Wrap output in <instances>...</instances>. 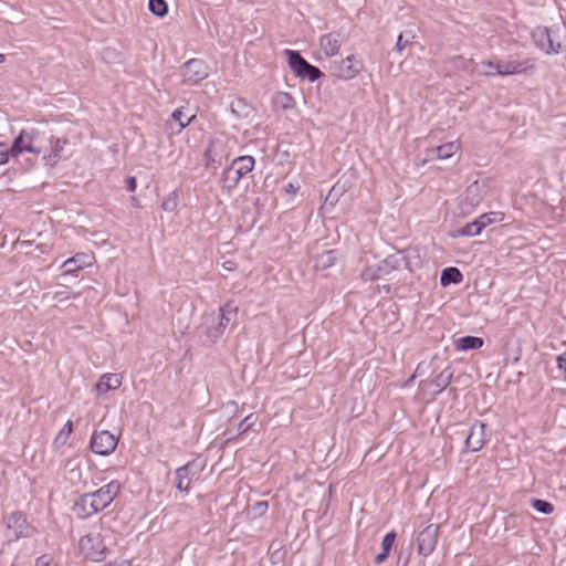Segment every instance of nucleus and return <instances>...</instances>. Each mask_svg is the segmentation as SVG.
Segmentation results:
<instances>
[{
  "label": "nucleus",
  "mask_w": 566,
  "mask_h": 566,
  "mask_svg": "<svg viewBox=\"0 0 566 566\" xmlns=\"http://www.w3.org/2000/svg\"><path fill=\"white\" fill-rule=\"evenodd\" d=\"M120 491V483L116 480L103 485L95 492H91L97 513L106 509Z\"/></svg>",
  "instance_id": "obj_12"
},
{
  "label": "nucleus",
  "mask_w": 566,
  "mask_h": 566,
  "mask_svg": "<svg viewBox=\"0 0 566 566\" xmlns=\"http://www.w3.org/2000/svg\"><path fill=\"white\" fill-rule=\"evenodd\" d=\"M459 149L460 144L458 142H449L437 146L431 151L436 154L438 159H448L452 157Z\"/></svg>",
  "instance_id": "obj_27"
},
{
  "label": "nucleus",
  "mask_w": 566,
  "mask_h": 566,
  "mask_svg": "<svg viewBox=\"0 0 566 566\" xmlns=\"http://www.w3.org/2000/svg\"><path fill=\"white\" fill-rule=\"evenodd\" d=\"M322 76V72L314 65L310 66L300 75V78H307L310 82H315Z\"/></svg>",
  "instance_id": "obj_38"
},
{
  "label": "nucleus",
  "mask_w": 566,
  "mask_h": 566,
  "mask_svg": "<svg viewBox=\"0 0 566 566\" xmlns=\"http://www.w3.org/2000/svg\"><path fill=\"white\" fill-rule=\"evenodd\" d=\"M35 565L36 566H50L51 565V559L46 555L40 556V557L36 558Z\"/></svg>",
  "instance_id": "obj_48"
},
{
  "label": "nucleus",
  "mask_w": 566,
  "mask_h": 566,
  "mask_svg": "<svg viewBox=\"0 0 566 566\" xmlns=\"http://www.w3.org/2000/svg\"><path fill=\"white\" fill-rule=\"evenodd\" d=\"M340 34L336 32L324 34L319 39L321 50L328 57L334 56L338 53L340 49Z\"/></svg>",
  "instance_id": "obj_21"
},
{
  "label": "nucleus",
  "mask_w": 566,
  "mask_h": 566,
  "mask_svg": "<svg viewBox=\"0 0 566 566\" xmlns=\"http://www.w3.org/2000/svg\"><path fill=\"white\" fill-rule=\"evenodd\" d=\"M195 117L196 115L186 116L182 108L175 109L171 114V118L178 123L177 133H180L182 129H185Z\"/></svg>",
  "instance_id": "obj_31"
},
{
  "label": "nucleus",
  "mask_w": 566,
  "mask_h": 566,
  "mask_svg": "<svg viewBox=\"0 0 566 566\" xmlns=\"http://www.w3.org/2000/svg\"><path fill=\"white\" fill-rule=\"evenodd\" d=\"M118 439L107 430L94 432L90 446L92 451L98 455H109L117 447Z\"/></svg>",
  "instance_id": "obj_11"
},
{
  "label": "nucleus",
  "mask_w": 566,
  "mask_h": 566,
  "mask_svg": "<svg viewBox=\"0 0 566 566\" xmlns=\"http://www.w3.org/2000/svg\"><path fill=\"white\" fill-rule=\"evenodd\" d=\"M451 376H452L451 373H448L447 375H446V371L441 373L436 378L437 386L440 387L441 389H444L449 385Z\"/></svg>",
  "instance_id": "obj_41"
},
{
  "label": "nucleus",
  "mask_w": 566,
  "mask_h": 566,
  "mask_svg": "<svg viewBox=\"0 0 566 566\" xmlns=\"http://www.w3.org/2000/svg\"><path fill=\"white\" fill-rule=\"evenodd\" d=\"M532 505L537 512L543 514H551L554 511L553 504L544 500H533Z\"/></svg>",
  "instance_id": "obj_37"
},
{
  "label": "nucleus",
  "mask_w": 566,
  "mask_h": 566,
  "mask_svg": "<svg viewBox=\"0 0 566 566\" xmlns=\"http://www.w3.org/2000/svg\"><path fill=\"white\" fill-rule=\"evenodd\" d=\"M256 422V417L251 413L249 416H247L240 423H239V432L240 433H244L247 432L250 428H252Z\"/></svg>",
  "instance_id": "obj_39"
},
{
  "label": "nucleus",
  "mask_w": 566,
  "mask_h": 566,
  "mask_svg": "<svg viewBox=\"0 0 566 566\" xmlns=\"http://www.w3.org/2000/svg\"><path fill=\"white\" fill-rule=\"evenodd\" d=\"M238 315V306L234 302L229 301L222 305L219 310L218 319L219 323L216 326L207 328L206 334L211 339H218L222 336L226 328L235 321Z\"/></svg>",
  "instance_id": "obj_7"
},
{
  "label": "nucleus",
  "mask_w": 566,
  "mask_h": 566,
  "mask_svg": "<svg viewBox=\"0 0 566 566\" xmlns=\"http://www.w3.org/2000/svg\"><path fill=\"white\" fill-rule=\"evenodd\" d=\"M178 207V197L175 192L168 195L161 202V209L174 212Z\"/></svg>",
  "instance_id": "obj_36"
},
{
  "label": "nucleus",
  "mask_w": 566,
  "mask_h": 566,
  "mask_svg": "<svg viewBox=\"0 0 566 566\" xmlns=\"http://www.w3.org/2000/svg\"><path fill=\"white\" fill-rule=\"evenodd\" d=\"M439 526L430 524L424 527L418 535V552L423 556L430 555L438 541Z\"/></svg>",
  "instance_id": "obj_14"
},
{
  "label": "nucleus",
  "mask_w": 566,
  "mask_h": 566,
  "mask_svg": "<svg viewBox=\"0 0 566 566\" xmlns=\"http://www.w3.org/2000/svg\"><path fill=\"white\" fill-rule=\"evenodd\" d=\"M127 184H128V190L134 192L136 190V187H137L136 178L135 177H129L127 179Z\"/></svg>",
  "instance_id": "obj_50"
},
{
  "label": "nucleus",
  "mask_w": 566,
  "mask_h": 566,
  "mask_svg": "<svg viewBox=\"0 0 566 566\" xmlns=\"http://www.w3.org/2000/svg\"><path fill=\"white\" fill-rule=\"evenodd\" d=\"M485 428L483 422H474L465 439V447L472 452L481 450L485 443Z\"/></svg>",
  "instance_id": "obj_15"
},
{
  "label": "nucleus",
  "mask_w": 566,
  "mask_h": 566,
  "mask_svg": "<svg viewBox=\"0 0 566 566\" xmlns=\"http://www.w3.org/2000/svg\"><path fill=\"white\" fill-rule=\"evenodd\" d=\"M72 511L78 518H87L97 513L90 493L77 497L73 504Z\"/></svg>",
  "instance_id": "obj_17"
},
{
  "label": "nucleus",
  "mask_w": 566,
  "mask_h": 566,
  "mask_svg": "<svg viewBox=\"0 0 566 566\" xmlns=\"http://www.w3.org/2000/svg\"><path fill=\"white\" fill-rule=\"evenodd\" d=\"M462 277V273L457 268H447L441 273L440 282L443 286H447L451 283H460Z\"/></svg>",
  "instance_id": "obj_29"
},
{
  "label": "nucleus",
  "mask_w": 566,
  "mask_h": 566,
  "mask_svg": "<svg viewBox=\"0 0 566 566\" xmlns=\"http://www.w3.org/2000/svg\"><path fill=\"white\" fill-rule=\"evenodd\" d=\"M504 220V213L501 211H491L488 213H483L478 218L479 223L481 224L482 230L486 227L502 222Z\"/></svg>",
  "instance_id": "obj_30"
},
{
  "label": "nucleus",
  "mask_w": 566,
  "mask_h": 566,
  "mask_svg": "<svg viewBox=\"0 0 566 566\" xmlns=\"http://www.w3.org/2000/svg\"><path fill=\"white\" fill-rule=\"evenodd\" d=\"M300 187L297 185H294L293 182H289L285 187H284V192L286 193H291V195H296V192L298 191Z\"/></svg>",
  "instance_id": "obj_49"
},
{
  "label": "nucleus",
  "mask_w": 566,
  "mask_h": 566,
  "mask_svg": "<svg viewBox=\"0 0 566 566\" xmlns=\"http://www.w3.org/2000/svg\"><path fill=\"white\" fill-rule=\"evenodd\" d=\"M105 566H132V562L120 558V559L112 560V562L105 564Z\"/></svg>",
  "instance_id": "obj_47"
},
{
  "label": "nucleus",
  "mask_w": 566,
  "mask_h": 566,
  "mask_svg": "<svg viewBox=\"0 0 566 566\" xmlns=\"http://www.w3.org/2000/svg\"><path fill=\"white\" fill-rule=\"evenodd\" d=\"M396 541V533L395 532H388L384 538H382V542H381V553H379L376 557H375V563L376 564H381L386 560V558L388 557L391 548H392V545Z\"/></svg>",
  "instance_id": "obj_26"
},
{
  "label": "nucleus",
  "mask_w": 566,
  "mask_h": 566,
  "mask_svg": "<svg viewBox=\"0 0 566 566\" xmlns=\"http://www.w3.org/2000/svg\"><path fill=\"white\" fill-rule=\"evenodd\" d=\"M481 65L488 67L485 72H496V69L501 67V63H495L493 61H484Z\"/></svg>",
  "instance_id": "obj_46"
},
{
  "label": "nucleus",
  "mask_w": 566,
  "mask_h": 566,
  "mask_svg": "<svg viewBox=\"0 0 566 566\" xmlns=\"http://www.w3.org/2000/svg\"><path fill=\"white\" fill-rule=\"evenodd\" d=\"M557 368L563 371L566 379V352L556 357Z\"/></svg>",
  "instance_id": "obj_44"
},
{
  "label": "nucleus",
  "mask_w": 566,
  "mask_h": 566,
  "mask_svg": "<svg viewBox=\"0 0 566 566\" xmlns=\"http://www.w3.org/2000/svg\"><path fill=\"white\" fill-rule=\"evenodd\" d=\"M335 254L333 251L323 252L316 260V266L326 269L332 266L335 263Z\"/></svg>",
  "instance_id": "obj_35"
},
{
  "label": "nucleus",
  "mask_w": 566,
  "mask_h": 566,
  "mask_svg": "<svg viewBox=\"0 0 566 566\" xmlns=\"http://www.w3.org/2000/svg\"><path fill=\"white\" fill-rule=\"evenodd\" d=\"M402 262L407 269L411 270V264L406 256L402 253H396L387 256L375 265L367 266L363 270L360 276L364 281L378 280L399 269Z\"/></svg>",
  "instance_id": "obj_4"
},
{
  "label": "nucleus",
  "mask_w": 566,
  "mask_h": 566,
  "mask_svg": "<svg viewBox=\"0 0 566 566\" xmlns=\"http://www.w3.org/2000/svg\"><path fill=\"white\" fill-rule=\"evenodd\" d=\"M148 8L157 17H164L168 10L165 0H148Z\"/></svg>",
  "instance_id": "obj_34"
},
{
  "label": "nucleus",
  "mask_w": 566,
  "mask_h": 566,
  "mask_svg": "<svg viewBox=\"0 0 566 566\" xmlns=\"http://www.w3.org/2000/svg\"><path fill=\"white\" fill-rule=\"evenodd\" d=\"M229 159V149L222 138L212 139L203 155L206 169L214 172Z\"/></svg>",
  "instance_id": "obj_6"
},
{
  "label": "nucleus",
  "mask_w": 566,
  "mask_h": 566,
  "mask_svg": "<svg viewBox=\"0 0 566 566\" xmlns=\"http://www.w3.org/2000/svg\"><path fill=\"white\" fill-rule=\"evenodd\" d=\"M240 180L241 178L238 177L230 167L223 170L222 181L224 184V188H227L228 191H231L233 188H235Z\"/></svg>",
  "instance_id": "obj_32"
},
{
  "label": "nucleus",
  "mask_w": 566,
  "mask_h": 566,
  "mask_svg": "<svg viewBox=\"0 0 566 566\" xmlns=\"http://www.w3.org/2000/svg\"><path fill=\"white\" fill-rule=\"evenodd\" d=\"M458 350L480 349L483 346V339L476 336H463L454 342Z\"/></svg>",
  "instance_id": "obj_25"
},
{
  "label": "nucleus",
  "mask_w": 566,
  "mask_h": 566,
  "mask_svg": "<svg viewBox=\"0 0 566 566\" xmlns=\"http://www.w3.org/2000/svg\"><path fill=\"white\" fill-rule=\"evenodd\" d=\"M332 74L342 81H349L356 77L363 70V62L355 55L336 61L331 66Z\"/></svg>",
  "instance_id": "obj_8"
},
{
  "label": "nucleus",
  "mask_w": 566,
  "mask_h": 566,
  "mask_svg": "<svg viewBox=\"0 0 566 566\" xmlns=\"http://www.w3.org/2000/svg\"><path fill=\"white\" fill-rule=\"evenodd\" d=\"M77 552L85 560L93 563L103 562L107 555L103 531L95 528L81 536L77 543Z\"/></svg>",
  "instance_id": "obj_2"
},
{
  "label": "nucleus",
  "mask_w": 566,
  "mask_h": 566,
  "mask_svg": "<svg viewBox=\"0 0 566 566\" xmlns=\"http://www.w3.org/2000/svg\"><path fill=\"white\" fill-rule=\"evenodd\" d=\"M3 536L8 543L21 538H30L35 534V527L29 523L27 515L21 511L4 514L1 518Z\"/></svg>",
  "instance_id": "obj_3"
},
{
  "label": "nucleus",
  "mask_w": 566,
  "mask_h": 566,
  "mask_svg": "<svg viewBox=\"0 0 566 566\" xmlns=\"http://www.w3.org/2000/svg\"><path fill=\"white\" fill-rule=\"evenodd\" d=\"M46 139L45 132H42L40 128L34 126L25 127L21 129L10 147L11 157L18 158L24 153L39 155L42 153L43 144Z\"/></svg>",
  "instance_id": "obj_1"
},
{
  "label": "nucleus",
  "mask_w": 566,
  "mask_h": 566,
  "mask_svg": "<svg viewBox=\"0 0 566 566\" xmlns=\"http://www.w3.org/2000/svg\"><path fill=\"white\" fill-rule=\"evenodd\" d=\"M203 469V464L192 461L176 470L175 486L180 491L188 493L193 480H197Z\"/></svg>",
  "instance_id": "obj_10"
},
{
  "label": "nucleus",
  "mask_w": 566,
  "mask_h": 566,
  "mask_svg": "<svg viewBox=\"0 0 566 566\" xmlns=\"http://www.w3.org/2000/svg\"><path fill=\"white\" fill-rule=\"evenodd\" d=\"M72 432H73V422L71 420H67L64 423L63 428L57 433L54 443L57 444V446L66 444L70 436L72 434Z\"/></svg>",
  "instance_id": "obj_33"
},
{
  "label": "nucleus",
  "mask_w": 566,
  "mask_h": 566,
  "mask_svg": "<svg viewBox=\"0 0 566 566\" xmlns=\"http://www.w3.org/2000/svg\"><path fill=\"white\" fill-rule=\"evenodd\" d=\"M408 43V41H403V35L399 34L395 45V51H397L398 53L402 52V50L407 46Z\"/></svg>",
  "instance_id": "obj_45"
},
{
  "label": "nucleus",
  "mask_w": 566,
  "mask_h": 566,
  "mask_svg": "<svg viewBox=\"0 0 566 566\" xmlns=\"http://www.w3.org/2000/svg\"><path fill=\"white\" fill-rule=\"evenodd\" d=\"M10 156V148H8L6 144L0 143V165L6 164Z\"/></svg>",
  "instance_id": "obj_42"
},
{
  "label": "nucleus",
  "mask_w": 566,
  "mask_h": 566,
  "mask_svg": "<svg viewBox=\"0 0 566 566\" xmlns=\"http://www.w3.org/2000/svg\"><path fill=\"white\" fill-rule=\"evenodd\" d=\"M46 140L50 142V149L43 158L46 164L53 166L62 158V154L67 144V140L54 136H49Z\"/></svg>",
  "instance_id": "obj_18"
},
{
  "label": "nucleus",
  "mask_w": 566,
  "mask_h": 566,
  "mask_svg": "<svg viewBox=\"0 0 566 566\" xmlns=\"http://www.w3.org/2000/svg\"><path fill=\"white\" fill-rule=\"evenodd\" d=\"M481 224L479 223L478 219L474 221L467 223L461 229L457 230V232L452 233L453 238L457 237H476L482 232Z\"/></svg>",
  "instance_id": "obj_28"
},
{
  "label": "nucleus",
  "mask_w": 566,
  "mask_h": 566,
  "mask_svg": "<svg viewBox=\"0 0 566 566\" xmlns=\"http://www.w3.org/2000/svg\"><path fill=\"white\" fill-rule=\"evenodd\" d=\"M531 66L528 61L520 62V61H510L501 64L500 69H496V72H483L484 75L488 76H507L513 74H520L526 71Z\"/></svg>",
  "instance_id": "obj_20"
},
{
  "label": "nucleus",
  "mask_w": 566,
  "mask_h": 566,
  "mask_svg": "<svg viewBox=\"0 0 566 566\" xmlns=\"http://www.w3.org/2000/svg\"><path fill=\"white\" fill-rule=\"evenodd\" d=\"M255 160L252 156H240L232 161L230 168L238 177L243 178L253 170Z\"/></svg>",
  "instance_id": "obj_23"
},
{
  "label": "nucleus",
  "mask_w": 566,
  "mask_h": 566,
  "mask_svg": "<svg viewBox=\"0 0 566 566\" xmlns=\"http://www.w3.org/2000/svg\"><path fill=\"white\" fill-rule=\"evenodd\" d=\"M271 101L275 111L293 109L296 105L294 97L287 92L274 93Z\"/></svg>",
  "instance_id": "obj_24"
},
{
  "label": "nucleus",
  "mask_w": 566,
  "mask_h": 566,
  "mask_svg": "<svg viewBox=\"0 0 566 566\" xmlns=\"http://www.w3.org/2000/svg\"><path fill=\"white\" fill-rule=\"evenodd\" d=\"M283 54L287 59L290 69L297 77L310 66V63L297 51L285 49Z\"/></svg>",
  "instance_id": "obj_22"
},
{
  "label": "nucleus",
  "mask_w": 566,
  "mask_h": 566,
  "mask_svg": "<svg viewBox=\"0 0 566 566\" xmlns=\"http://www.w3.org/2000/svg\"><path fill=\"white\" fill-rule=\"evenodd\" d=\"M123 376L115 373H106L102 375L95 385L97 395L102 396L111 390H116L122 386Z\"/></svg>",
  "instance_id": "obj_16"
},
{
  "label": "nucleus",
  "mask_w": 566,
  "mask_h": 566,
  "mask_svg": "<svg viewBox=\"0 0 566 566\" xmlns=\"http://www.w3.org/2000/svg\"><path fill=\"white\" fill-rule=\"evenodd\" d=\"M69 474H70V480L72 482H77L82 479V471L77 464H75L74 467H72L69 470Z\"/></svg>",
  "instance_id": "obj_43"
},
{
  "label": "nucleus",
  "mask_w": 566,
  "mask_h": 566,
  "mask_svg": "<svg viewBox=\"0 0 566 566\" xmlns=\"http://www.w3.org/2000/svg\"><path fill=\"white\" fill-rule=\"evenodd\" d=\"M535 46L545 54H558L563 50L558 30L536 27L532 32Z\"/></svg>",
  "instance_id": "obj_5"
},
{
  "label": "nucleus",
  "mask_w": 566,
  "mask_h": 566,
  "mask_svg": "<svg viewBox=\"0 0 566 566\" xmlns=\"http://www.w3.org/2000/svg\"><path fill=\"white\" fill-rule=\"evenodd\" d=\"M208 76L207 67L200 60H189L182 67V81L195 85Z\"/></svg>",
  "instance_id": "obj_13"
},
{
  "label": "nucleus",
  "mask_w": 566,
  "mask_h": 566,
  "mask_svg": "<svg viewBox=\"0 0 566 566\" xmlns=\"http://www.w3.org/2000/svg\"><path fill=\"white\" fill-rule=\"evenodd\" d=\"M254 516H262L268 511V502L260 501L252 505L251 507Z\"/></svg>",
  "instance_id": "obj_40"
},
{
  "label": "nucleus",
  "mask_w": 566,
  "mask_h": 566,
  "mask_svg": "<svg viewBox=\"0 0 566 566\" xmlns=\"http://www.w3.org/2000/svg\"><path fill=\"white\" fill-rule=\"evenodd\" d=\"M4 61H6L4 55L0 53V64H2Z\"/></svg>",
  "instance_id": "obj_51"
},
{
  "label": "nucleus",
  "mask_w": 566,
  "mask_h": 566,
  "mask_svg": "<svg viewBox=\"0 0 566 566\" xmlns=\"http://www.w3.org/2000/svg\"><path fill=\"white\" fill-rule=\"evenodd\" d=\"M93 263V256L87 253H77L74 256L63 262L62 268L65 274L74 273L84 268L91 266Z\"/></svg>",
  "instance_id": "obj_19"
},
{
  "label": "nucleus",
  "mask_w": 566,
  "mask_h": 566,
  "mask_svg": "<svg viewBox=\"0 0 566 566\" xmlns=\"http://www.w3.org/2000/svg\"><path fill=\"white\" fill-rule=\"evenodd\" d=\"M489 185L486 180L472 182L464 192L462 201V211L471 212L474 210L488 196Z\"/></svg>",
  "instance_id": "obj_9"
}]
</instances>
